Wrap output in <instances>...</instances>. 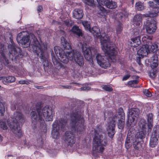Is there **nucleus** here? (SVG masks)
<instances>
[{
    "mask_svg": "<svg viewBox=\"0 0 159 159\" xmlns=\"http://www.w3.org/2000/svg\"><path fill=\"white\" fill-rule=\"evenodd\" d=\"M43 105L42 102H38L35 104V107L32 108L33 111L30 113L31 126L32 129H34L36 128L38 123H39L41 131L46 136L47 127L44 119L47 121H52V111L51 107L46 106L42 108L41 113Z\"/></svg>",
    "mask_w": 159,
    "mask_h": 159,
    "instance_id": "f257e3e1",
    "label": "nucleus"
},
{
    "mask_svg": "<svg viewBox=\"0 0 159 159\" xmlns=\"http://www.w3.org/2000/svg\"><path fill=\"white\" fill-rule=\"evenodd\" d=\"M101 43L102 50L107 57L97 54L96 57L98 64L102 68L108 69L110 66L109 61H116L117 54V48L115 44L109 42L107 37L101 38Z\"/></svg>",
    "mask_w": 159,
    "mask_h": 159,
    "instance_id": "f03ea898",
    "label": "nucleus"
},
{
    "mask_svg": "<svg viewBox=\"0 0 159 159\" xmlns=\"http://www.w3.org/2000/svg\"><path fill=\"white\" fill-rule=\"evenodd\" d=\"M54 50L56 55L58 56L59 55V59L63 63H67L69 60H70L75 61L80 66H83L84 65L83 57L78 51L73 50L70 51H66L62 53V49L59 47L57 46L54 47Z\"/></svg>",
    "mask_w": 159,
    "mask_h": 159,
    "instance_id": "7ed1b4c3",
    "label": "nucleus"
},
{
    "mask_svg": "<svg viewBox=\"0 0 159 159\" xmlns=\"http://www.w3.org/2000/svg\"><path fill=\"white\" fill-rule=\"evenodd\" d=\"M70 118L71 130L80 134H84L86 126L84 118L79 110L73 111L70 114Z\"/></svg>",
    "mask_w": 159,
    "mask_h": 159,
    "instance_id": "20e7f679",
    "label": "nucleus"
},
{
    "mask_svg": "<svg viewBox=\"0 0 159 159\" xmlns=\"http://www.w3.org/2000/svg\"><path fill=\"white\" fill-rule=\"evenodd\" d=\"M93 142V151L100 154H102L105 147L107 144L106 139H103L102 130L99 127L94 130Z\"/></svg>",
    "mask_w": 159,
    "mask_h": 159,
    "instance_id": "39448f33",
    "label": "nucleus"
},
{
    "mask_svg": "<svg viewBox=\"0 0 159 159\" xmlns=\"http://www.w3.org/2000/svg\"><path fill=\"white\" fill-rule=\"evenodd\" d=\"M33 44V51L35 52L38 56H39L41 61L43 63L44 69L48 66V62L47 60V56H45V52L47 49V44L44 43H40L37 39L34 38Z\"/></svg>",
    "mask_w": 159,
    "mask_h": 159,
    "instance_id": "423d86ee",
    "label": "nucleus"
},
{
    "mask_svg": "<svg viewBox=\"0 0 159 159\" xmlns=\"http://www.w3.org/2000/svg\"><path fill=\"white\" fill-rule=\"evenodd\" d=\"M24 121L23 116L21 112L16 111L13 114L12 125L11 127L13 130V132L16 134V136L18 138L23 136V133L19 125V123H22Z\"/></svg>",
    "mask_w": 159,
    "mask_h": 159,
    "instance_id": "0eeeda50",
    "label": "nucleus"
},
{
    "mask_svg": "<svg viewBox=\"0 0 159 159\" xmlns=\"http://www.w3.org/2000/svg\"><path fill=\"white\" fill-rule=\"evenodd\" d=\"M118 116L116 115L112 118V120L108 123V126L107 128V134L109 137L112 138L116 131L115 130L116 127L115 119L118 118H123L124 119H125V115L123 109L121 107H120L118 109Z\"/></svg>",
    "mask_w": 159,
    "mask_h": 159,
    "instance_id": "6e6552de",
    "label": "nucleus"
},
{
    "mask_svg": "<svg viewBox=\"0 0 159 159\" xmlns=\"http://www.w3.org/2000/svg\"><path fill=\"white\" fill-rule=\"evenodd\" d=\"M24 32H20L19 33L16 38V40L18 43L23 48H27L30 46L33 48V44H34V37L37 39L33 34H31L30 36L31 37V39L30 41V39L27 35H24Z\"/></svg>",
    "mask_w": 159,
    "mask_h": 159,
    "instance_id": "1a4fd4ad",
    "label": "nucleus"
},
{
    "mask_svg": "<svg viewBox=\"0 0 159 159\" xmlns=\"http://www.w3.org/2000/svg\"><path fill=\"white\" fill-rule=\"evenodd\" d=\"M130 116H129L128 121L127 122L126 125L129 129L128 134L130 133L131 134L134 133L135 131L134 127L135 125L136 122L135 120V118H138L139 114V110L138 108H133L130 111Z\"/></svg>",
    "mask_w": 159,
    "mask_h": 159,
    "instance_id": "9d476101",
    "label": "nucleus"
},
{
    "mask_svg": "<svg viewBox=\"0 0 159 159\" xmlns=\"http://www.w3.org/2000/svg\"><path fill=\"white\" fill-rule=\"evenodd\" d=\"M82 49L85 59L89 61L90 65L93 67L94 65L93 60L91 59V57L96 54L97 52V49L94 48L89 47L85 43L82 45Z\"/></svg>",
    "mask_w": 159,
    "mask_h": 159,
    "instance_id": "9b49d317",
    "label": "nucleus"
},
{
    "mask_svg": "<svg viewBox=\"0 0 159 159\" xmlns=\"http://www.w3.org/2000/svg\"><path fill=\"white\" fill-rule=\"evenodd\" d=\"M62 139L66 145L70 147L73 146L76 141L75 134L69 130L66 131L64 134Z\"/></svg>",
    "mask_w": 159,
    "mask_h": 159,
    "instance_id": "f8f14e48",
    "label": "nucleus"
},
{
    "mask_svg": "<svg viewBox=\"0 0 159 159\" xmlns=\"http://www.w3.org/2000/svg\"><path fill=\"white\" fill-rule=\"evenodd\" d=\"M10 54L12 55L15 59L21 58L23 56L22 52L20 48L15 45L14 43H12L8 46Z\"/></svg>",
    "mask_w": 159,
    "mask_h": 159,
    "instance_id": "ddd939ff",
    "label": "nucleus"
},
{
    "mask_svg": "<svg viewBox=\"0 0 159 159\" xmlns=\"http://www.w3.org/2000/svg\"><path fill=\"white\" fill-rule=\"evenodd\" d=\"M68 119L65 116L60 118L58 120H56L53 123L56 122L57 124V127L60 128L62 131L66 130L68 128Z\"/></svg>",
    "mask_w": 159,
    "mask_h": 159,
    "instance_id": "4468645a",
    "label": "nucleus"
},
{
    "mask_svg": "<svg viewBox=\"0 0 159 159\" xmlns=\"http://www.w3.org/2000/svg\"><path fill=\"white\" fill-rule=\"evenodd\" d=\"M148 3L151 8L150 9L151 11H149L148 13L143 14V16L145 17H150L156 16L157 13L159 12V7L156 4L154 5V3L152 2L149 1Z\"/></svg>",
    "mask_w": 159,
    "mask_h": 159,
    "instance_id": "2eb2a0df",
    "label": "nucleus"
},
{
    "mask_svg": "<svg viewBox=\"0 0 159 159\" xmlns=\"http://www.w3.org/2000/svg\"><path fill=\"white\" fill-rule=\"evenodd\" d=\"M151 20H148L146 22V30L148 33L152 34L156 31L157 29L156 21L151 18Z\"/></svg>",
    "mask_w": 159,
    "mask_h": 159,
    "instance_id": "dca6fc26",
    "label": "nucleus"
},
{
    "mask_svg": "<svg viewBox=\"0 0 159 159\" xmlns=\"http://www.w3.org/2000/svg\"><path fill=\"white\" fill-rule=\"evenodd\" d=\"M6 47L3 44H0V61L4 64L9 63L6 56Z\"/></svg>",
    "mask_w": 159,
    "mask_h": 159,
    "instance_id": "f3484780",
    "label": "nucleus"
},
{
    "mask_svg": "<svg viewBox=\"0 0 159 159\" xmlns=\"http://www.w3.org/2000/svg\"><path fill=\"white\" fill-rule=\"evenodd\" d=\"M85 71L84 75L95 77L98 75L107 73V70H83Z\"/></svg>",
    "mask_w": 159,
    "mask_h": 159,
    "instance_id": "a211bd4d",
    "label": "nucleus"
},
{
    "mask_svg": "<svg viewBox=\"0 0 159 159\" xmlns=\"http://www.w3.org/2000/svg\"><path fill=\"white\" fill-rule=\"evenodd\" d=\"M99 2L110 9H114L117 7L116 3L112 0H99Z\"/></svg>",
    "mask_w": 159,
    "mask_h": 159,
    "instance_id": "6ab92c4d",
    "label": "nucleus"
},
{
    "mask_svg": "<svg viewBox=\"0 0 159 159\" xmlns=\"http://www.w3.org/2000/svg\"><path fill=\"white\" fill-rule=\"evenodd\" d=\"M89 31L92 33L94 35L96 36L97 37H99L100 41L101 38H104V37H107L108 39L109 42H111L110 41L109 38L107 35H105L104 34H102L101 36L100 35V30L97 26H95L93 27L92 29H91V30H90Z\"/></svg>",
    "mask_w": 159,
    "mask_h": 159,
    "instance_id": "aec40b11",
    "label": "nucleus"
},
{
    "mask_svg": "<svg viewBox=\"0 0 159 159\" xmlns=\"http://www.w3.org/2000/svg\"><path fill=\"white\" fill-rule=\"evenodd\" d=\"M149 52V47L148 45H143L137 51V54L141 56H146Z\"/></svg>",
    "mask_w": 159,
    "mask_h": 159,
    "instance_id": "412c9836",
    "label": "nucleus"
},
{
    "mask_svg": "<svg viewBox=\"0 0 159 159\" xmlns=\"http://www.w3.org/2000/svg\"><path fill=\"white\" fill-rule=\"evenodd\" d=\"M56 122L53 123L52 124V131L51 134L53 138L54 139H59L60 136V134L59 132V128L57 127V124Z\"/></svg>",
    "mask_w": 159,
    "mask_h": 159,
    "instance_id": "4be33fe9",
    "label": "nucleus"
},
{
    "mask_svg": "<svg viewBox=\"0 0 159 159\" xmlns=\"http://www.w3.org/2000/svg\"><path fill=\"white\" fill-rule=\"evenodd\" d=\"M0 80H2L3 83L6 84L14 82L16 80V78L12 76L7 77L1 76L0 77Z\"/></svg>",
    "mask_w": 159,
    "mask_h": 159,
    "instance_id": "5701e85b",
    "label": "nucleus"
},
{
    "mask_svg": "<svg viewBox=\"0 0 159 159\" xmlns=\"http://www.w3.org/2000/svg\"><path fill=\"white\" fill-rule=\"evenodd\" d=\"M146 134V131L142 130L137 132L135 135V139L136 141H143V139H144Z\"/></svg>",
    "mask_w": 159,
    "mask_h": 159,
    "instance_id": "b1692460",
    "label": "nucleus"
},
{
    "mask_svg": "<svg viewBox=\"0 0 159 159\" xmlns=\"http://www.w3.org/2000/svg\"><path fill=\"white\" fill-rule=\"evenodd\" d=\"M85 71L83 70H70V72L71 73V76L74 79H78L82 76V74L84 75Z\"/></svg>",
    "mask_w": 159,
    "mask_h": 159,
    "instance_id": "393cba45",
    "label": "nucleus"
},
{
    "mask_svg": "<svg viewBox=\"0 0 159 159\" xmlns=\"http://www.w3.org/2000/svg\"><path fill=\"white\" fill-rule=\"evenodd\" d=\"M73 16L76 19L81 18L83 16L82 10L80 9H76L73 12Z\"/></svg>",
    "mask_w": 159,
    "mask_h": 159,
    "instance_id": "a878e982",
    "label": "nucleus"
},
{
    "mask_svg": "<svg viewBox=\"0 0 159 159\" xmlns=\"http://www.w3.org/2000/svg\"><path fill=\"white\" fill-rule=\"evenodd\" d=\"M159 137L151 135L149 142L150 146L151 148L155 147L158 144Z\"/></svg>",
    "mask_w": 159,
    "mask_h": 159,
    "instance_id": "bb28decb",
    "label": "nucleus"
},
{
    "mask_svg": "<svg viewBox=\"0 0 159 159\" xmlns=\"http://www.w3.org/2000/svg\"><path fill=\"white\" fill-rule=\"evenodd\" d=\"M152 36L146 35L142 37V40L143 43L144 45L149 46L152 43Z\"/></svg>",
    "mask_w": 159,
    "mask_h": 159,
    "instance_id": "cd10ccee",
    "label": "nucleus"
},
{
    "mask_svg": "<svg viewBox=\"0 0 159 159\" xmlns=\"http://www.w3.org/2000/svg\"><path fill=\"white\" fill-rule=\"evenodd\" d=\"M131 45L134 47H137L141 43V37L138 36L131 39Z\"/></svg>",
    "mask_w": 159,
    "mask_h": 159,
    "instance_id": "c85d7f7f",
    "label": "nucleus"
},
{
    "mask_svg": "<svg viewBox=\"0 0 159 159\" xmlns=\"http://www.w3.org/2000/svg\"><path fill=\"white\" fill-rule=\"evenodd\" d=\"M143 16H145L142 14H137L134 17L133 19L134 23L136 25L139 26L141 23L142 19Z\"/></svg>",
    "mask_w": 159,
    "mask_h": 159,
    "instance_id": "c756f323",
    "label": "nucleus"
},
{
    "mask_svg": "<svg viewBox=\"0 0 159 159\" xmlns=\"http://www.w3.org/2000/svg\"><path fill=\"white\" fill-rule=\"evenodd\" d=\"M61 41L62 45L65 49L69 50L71 48L70 44L63 36L61 37Z\"/></svg>",
    "mask_w": 159,
    "mask_h": 159,
    "instance_id": "7c9ffc66",
    "label": "nucleus"
},
{
    "mask_svg": "<svg viewBox=\"0 0 159 159\" xmlns=\"http://www.w3.org/2000/svg\"><path fill=\"white\" fill-rule=\"evenodd\" d=\"M151 63L150 65V67L152 69L156 68L158 66V59L156 56L154 57H151Z\"/></svg>",
    "mask_w": 159,
    "mask_h": 159,
    "instance_id": "2f4dec72",
    "label": "nucleus"
},
{
    "mask_svg": "<svg viewBox=\"0 0 159 159\" xmlns=\"http://www.w3.org/2000/svg\"><path fill=\"white\" fill-rule=\"evenodd\" d=\"M147 116L148 122V126L149 128L151 129L152 127L153 115L151 113H149L147 115Z\"/></svg>",
    "mask_w": 159,
    "mask_h": 159,
    "instance_id": "473e14b6",
    "label": "nucleus"
},
{
    "mask_svg": "<svg viewBox=\"0 0 159 159\" xmlns=\"http://www.w3.org/2000/svg\"><path fill=\"white\" fill-rule=\"evenodd\" d=\"M16 74V75L17 77H24L27 75V70H14Z\"/></svg>",
    "mask_w": 159,
    "mask_h": 159,
    "instance_id": "72a5a7b5",
    "label": "nucleus"
},
{
    "mask_svg": "<svg viewBox=\"0 0 159 159\" xmlns=\"http://www.w3.org/2000/svg\"><path fill=\"white\" fill-rule=\"evenodd\" d=\"M143 142L140 141H136L134 142L133 146L135 149L136 150H139L142 148V144Z\"/></svg>",
    "mask_w": 159,
    "mask_h": 159,
    "instance_id": "f704fd0d",
    "label": "nucleus"
},
{
    "mask_svg": "<svg viewBox=\"0 0 159 159\" xmlns=\"http://www.w3.org/2000/svg\"><path fill=\"white\" fill-rule=\"evenodd\" d=\"M71 30L74 33L76 34L79 36H81L82 34L81 30L78 27L76 26H74Z\"/></svg>",
    "mask_w": 159,
    "mask_h": 159,
    "instance_id": "c9c22d12",
    "label": "nucleus"
},
{
    "mask_svg": "<svg viewBox=\"0 0 159 159\" xmlns=\"http://www.w3.org/2000/svg\"><path fill=\"white\" fill-rule=\"evenodd\" d=\"M125 119H124L123 118H120V119L118 120V126L119 129L121 130L123 129L124 127Z\"/></svg>",
    "mask_w": 159,
    "mask_h": 159,
    "instance_id": "e433bc0d",
    "label": "nucleus"
},
{
    "mask_svg": "<svg viewBox=\"0 0 159 159\" xmlns=\"http://www.w3.org/2000/svg\"><path fill=\"white\" fill-rule=\"evenodd\" d=\"M158 70H148L147 72L149 77L151 78H155L157 76Z\"/></svg>",
    "mask_w": 159,
    "mask_h": 159,
    "instance_id": "4c0bfd02",
    "label": "nucleus"
},
{
    "mask_svg": "<svg viewBox=\"0 0 159 159\" xmlns=\"http://www.w3.org/2000/svg\"><path fill=\"white\" fill-rule=\"evenodd\" d=\"M152 135L159 137V125H156L153 129V131Z\"/></svg>",
    "mask_w": 159,
    "mask_h": 159,
    "instance_id": "58836bf2",
    "label": "nucleus"
},
{
    "mask_svg": "<svg viewBox=\"0 0 159 159\" xmlns=\"http://www.w3.org/2000/svg\"><path fill=\"white\" fill-rule=\"evenodd\" d=\"M139 82V81L137 80L129 81L127 82V85L129 87H134V85L138 84Z\"/></svg>",
    "mask_w": 159,
    "mask_h": 159,
    "instance_id": "ea45409f",
    "label": "nucleus"
},
{
    "mask_svg": "<svg viewBox=\"0 0 159 159\" xmlns=\"http://www.w3.org/2000/svg\"><path fill=\"white\" fill-rule=\"evenodd\" d=\"M55 68L57 70L66 69V66L62 63L56 62V63H54Z\"/></svg>",
    "mask_w": 159,
    "mask_h": 159,
    "instance_id": "a19ab883",
    "label": "nucleus"
},
{
    "mask_svg": "<svg viewBox=\"0 0 159 159\" xmlns=\"http://www.w3.org/2000/svg\"><path fill=\"white\" fill-rule=\"evenodd\" d=\"M138 125L140 129L142 130H144L146 129V121L144 120H141L138 123Z\"/></svg>",
    "mask_w": 159,
    "mask_h": 159,
    "instance_id": "79ce46f5",
    "label": "nucleus"
},
{
    "mask_svg": "<svg viewBox=\"0 0 159 159\" xmlns=\"http://www.w3.org/2000/svg\"><path fill=\"white\" fill-rule=\"evenodd\" d=\"M135 9L138 11H141L143 9V4L140 2H136L135 4Z\"/></svg>",
    "mask_w": 159,
    "mask_h": 159,
    "instance_id": "37998d69",
    "label": "nucleus"
},
{
    "mask_svg": "<svg viewBox=\"0 0 159 159\" xmlns=\"http://www.w3.org/2000/svg\"><path fill=\"white\" fill-rule=\"evenodd\" d=\"M82 24L86 30L89 31L91 30L90 24L89 22L87 21H84L82 22Z\"/></svg>",
    "mask_w": 159,
    "mask_h": 159,
    "instance_id": "c03bdc74",
    "label": "nucleus"
},
{
    "mask_svg": "<svg viewBox=\"0 0 159 159\" xmlns=\"http://www.w3.org/2000/svg\"><path fill=\"white\" fill-rule=\"evenodd\" d=\"M125 75L122 77V81H125L128 80L131 76L130 72L129 70H125Z\"/></svg>",
    "mask_w": 159,
    "mask_h": 159,
    "instance_id": "a18cd8bd",
    "label": "nucleus"
},
{
    "mask_svg": "<svg viewBox=\"0 0 159 159\" xmlns=\"http://www.w3.org/2000/svg\"><path fill=\"white\" fill-rule=\"evenodd\" d=\"M102 89L108 92H111L113 91V89L109 85L104 84L102 85Z\"/></svg>",
    "mask_w": 159,
    "mask_h": 159,
    "instance_id": "49530a36",
    "label": "nucleus"
},
{
    "mask_svg": "<svg viewBox=\"0 0 159 159\" xmlns=\"http://www.w3.org/2000/svg\"><path fill=\"white\" fill-rule=\"evenodd\" d=\"M21 106H20V103L17 104L15 102V103L12 104L11 106V110H14L17 109V110H20Z\"/></svg>",
    "mask_w": 159,
    "mask_h": 159,
    "instance_id": "de8ad7c7",
    "label": "nucleus"
},
{
    "mask_svg": "<svg viewBox=\"0 0 159 159\" xmlns=\"http://www.w3.org/2000/svg\"><path fill=\"white\" fill-rule=\"evenodd\" d=\"M5 111V108L3 103L0 101V116H2Z\"/></svg>",
    "mask_w": 159,
    "mask_h": 159,
    "instance_id": "09e8293b",
    "label": "nucleus"
},
{
    "mask_svg": "<svg viewBox=\"0 0 159 159\" xmlns=\"http://www.w3.org/2000/svg\"><path fill=\"white\" fill-rule=\"evenodd\" d=\"M0 127L2 128L3 130H6L7 129V127L6 125L5 121L0 119Z\"/></svg>",
    "mask_w": 159,
    "mask_h": 159,
    "instance_id": "8fccbe9b",
    "label": "nucleus"
},
{
    "mask_svg": "<svg viewBox=\"0 0 159 159\" xmlns=\"http://www.w3.org/2000/svg\"><path fill=\"white\" fill-rule=\"evenodd\" d=\"M130 142V139L129 137H128V135L126 138L125 143V146L127 148H128L130 146L129 143Z\"/></svg>",
    "mask_w": 159,
    "mask_h": 159,
    "instance_id": "3c124183",
    "label": "nucleus"
},
{
    "mask_svg": "<svg viewBox=\"0 0 159 159\" xmlns=\"http://www.w3.org/2000/svg\"><path fill=\"white\" fill-rule=\"evenodd\" d=\"M37 142L39 146H42L43 144V139L41 135L38 136V138L37 139Z\"/></svg>",
    "mask_w": 159,
    "mask_h": 159,
    "instance_id": "603ef678",
    "label": "nucleus"
},
{
    "mask_svg": "<svg viewBox=\"0 0 159 159\" xmlns=\"http://www.w3.org/2000/svg\"><path fill=\"white\" fill-rule=\"evenodd\" d=\"M157 44L156 43H154L151 45L150 48V50L152 52L154 53L157 50Z\"/></svg>",
    "mask_w": 159,
    "mask_h": 159,
    "instance_id": "864d4df0",
    "label": "nucleus"
},
{
    "mask_svg": "<svg viewBox=\"0 0 159 159\" xmlns=\"http://www.w3.org/2000/svg\"><path fill=\"white\" fill-rule=\"evenodd\" d=\"M122 29V25L121 24H120L116 27V33L119 34L120 33Z\"/></svg>",
    "mask_w": 159,
    "mask_h": 159,
    "instance_id": "5fc2aeb1",
    "label": "nucleus"
},
{
    "mask_svg": "<svg viewBox=\"0 0 159 159\" xmlns=\"http://www.w3.org/2000/svg\"><path fill=\"white\" fill-rule=\"evenodd\" d=\"M31 81L30 80H20L19 81V83L20 84H30V82H31Z\"/></svg>",
    "mask_w": 159,
    "mask_h": 159,
    "instance_id": "6e6d98bb",
    "label": "nucleus"
},
{
    "mask_svg": "<svg viewBox=\"0 0 159 159\" xmlns=\"http://www.w3.org/2000/svg\"><path fill=\"white\" fill-rule=\"evenodd\" d=\"M143 93L145 95L150 97L152 96L151 93L148 89H145L143 91Z\"/></svg>",
    "mask_w": 159,
    "mask_h": 159,
    "instance_id": "4d7b16f0",
    "label": "nucleus"
},
{
    "mask_svg": "<svg viewBox=\"0 0 159 159\" xmlns=\"http://www.w3.org/2000/svg\"><path fill=\"white\" fill-rule=\"evenodd\" d=\"M72 22L69 20H66L64 21L65 24L68 27L71 26Z\"/></svg>",
    "mask_w": 159,
    "mask_h": 159,
    "instance_id": "13d9d810",
    "label": "nucleus"
},
{
    "mask_svg": "<svg viewBox=\"0 0 159 159\" xmlns=\"http://www.w3.org/2000/svg\"><path fill=\"white\" fill-rule=\"evenodd\" d=\"M82 1L84 3L89 6H91L92 5V0H82Z\"/></svg>",
    "mask_w": 159,
    "mask_h": 159,
    "instance_id": "bf43d9fd",
    "label": "nucleus"
},
{
    "mask_svg": "<svg viewBox=\"0 0 159 159\" xmlns=\"http://www.w3.org/2000/svg\"><path fill=\"white\" fill-rule=\"evenodd\" d=\"M98 7L100 10L103 12H106V10L102 6H101L100 4H99Z\"/></svg>",
    "mask_w": 159,
    "mask_h": 159,
    "instance_id": "052dcab7",
    "label": "nucleus"
},
{
    "mask_svg": "<svg viewBox=\"0 0 159 159\" xmlns=\"http://www.w3.org/2000/svg\"><path fill=\"white\" fill-rule=\"evenodd\" d=\"M155 56H156L157 57V59H158V57H159V49H157L154 53V54L152 56V57H154Z\"/></svg>",
    "mask_w": 159,
    "mask_h": 159,
    "instance_id": "680f3d73",
    "label": "nucleus"
},
{
    "mask_svg": "<svg viewBox=\"0 0 159 159\" xmlns=\"http://www.w3.org/2000/svg\"><path fill=\"white\" fill-rule=\"evenodd\" d=\"M92 5L91 6H95L97 3H98V5L99 4H101V3L99 2V0H93V1H92Z\"/></svg>",
    "mask_w": 159,
    "mask_h": 159,
    "instance_id": "e2e57ef3",
    "label": "nucleus"
},
{
    "mask_svg": "<svg viewBox=\"0 0 159 159\" xmlns=\"http://www.w3.org/2000/svg\"><path fill=\"white\" fill-rule=\"evenodd\" d=\"M91 88L89 86H84L80 88V89L83 90H88L90 89Z\"/></svg>",
    "mask_w": 159,
    "mask_h": 159,
    "instance_id": "0e129e2a",
    "label": "nucleus"
},
{
    "mask_svg": "<svg viewBox=\"0 0 159 159\" xmlns=\"http://www.w3.org/2000/svg\"><path fill=\"white\" fill-rule=\"evenodd\" d=\"M62 87L65 89H70L71 88V86L68 85H62Z\"/></svg>",
    "mask_w": 159,
    "mask_h": 159,
    "instance_id": "69168bd1",
    "label": "nucleus"
},
{
    "mask_svg": "<svg viewBox=\"0 0 159 159\" xmlns=\"http://www.w3.org/2000/svg\"><path fill=\"white\" fill-rule=\"evenodd\" d=\"M43 9V7L41 6H39L37 8V11L38 12L41 11Z\"/></svg>",
    "mask_w": 159,
    "mask_h": 159,
    "instance_id": "338daca9",
    "label": "nucleus"
},
{
    "mask_svg": "<svg viewBox=\"0 0 159 159\" xmlns=\"http://www.w3.org/2000/svg\"><path fill=\"white\" fill-rule=\"evenodd\" d=\"M34 86L35 88L38 89H43V86H41L34 85Z\"/></svg>",
    "mask_w": 159,
    "mask_h": 159,
    "instance_id": "774afa93",
    "label": "nucleus"
}]
</instances>
